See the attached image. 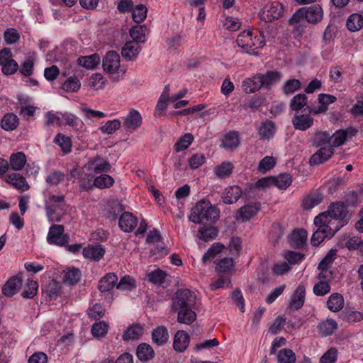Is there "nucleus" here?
<instances>
[{
    "instance_id": "nucleus-21",
    "label": "nucleus",
    "mask_w": 363,
    "mask_h": 363,
    "mask_svg": "<svg viewBox=\"0 0 363 363\" xmlns=\"http://www.w3.org/2000/svg\"><path fill=\"white\" fill-rule=\"evenodd\" d=\"M105 253L104 249L100 245H90L84 247L82 251L83 256L86 259L92 261L101 259Z\"/></svg>"
},
{
    "instance_id": "nucleus-13",
    "label": "nucleus",
    "mask_w": 363,
    "mask_h": 363,
    "mask_svg": "<svg viewBox=\"0 0 363 363\" xmlns=\"http://www.w3.org/2000/svg\"><path fill=\"white\" fill-rule=\"evenodd\" d=\"M85 167L88 171L92 172L95 174H101L102 172H108L111 169L110 163L99 156L89 159Z\"/></svg>"
},
{
    "instance_id": "nucleus-28",
    "label": "nucleus",
    "mask_w": 363,
    "mask_h": 363,
    "mask_svg": "<svg viewBox=\"0 0 363 363\" xmlns=\"http://www.w3.org/2000/svg\"><path fill=\"white\" fill-rule=\"evenodd\" d=\"M6 182L21 191H26L29 189L26 179L18 173H11L6 177Z\"/></svg>"
},
{
    "instance_id": "nucleus-14",
    "label": "nucleus",
    "mask_w": 363,
    "mask_h": 363,
    "mask_svg": "<svg viewBox=\"0 0 363 363\" xmlns=\"http://www.w3.org/2000/svg\"><path fill=\"white\" fill-rule=\"evenodd\" d=\"M260 209L261 203L259 202L245 205L238 211L236 218L240 219L242 221H248L255 216Z\"/></svg>"
},
{
    "instance_id": "nucleus-4",
    "label": "nucleus",
    "mask_w": 363,
    "mask_h": 363,
    "mask_svg": "<svg viewBox=\"0 0 363 363\" xmlns=\"http://www.w3.org/2000/svg\"><path fill=\"white\" fill-rule=\"evenodd\" d=\"M45 208L50 222H60L67 210L65 196L62 194L50 196L45 201Z\"/></svg>"
},
{
    "instance_id": "nucleus-42",
    "label": "nucleus",
    "mask_w": 363,
    "mask_h": 363,
    "mask_svg": "<svg viewBox=\"0 0 363 363\" xmlns=\"http://www.w3.org/2000/svg\"><path fill=\"white\" fill-rule=\"evenodd\" d=\"M277 363H296V356L294 352L289 348L280 350L277 353Z\"/></svg>"
},
{
    "instance_id": "nucleus-52",
    "label": "nucleus",
    "mask_w": 363,
    "mask_h": 363,
    "mask_svg": "<svg viewBox=\"0 0 363 363\" xmlns=\"http://www.w3.org/2000/svg\"><path fill=\"white\" fill-rule=\"evenodd\" d=\"M114 184L113 178L108 174H101L96 177L94 180V185L99 189H107Z\"/></svg>"
},
{
    "instance_id": "nucleus-12",
    "label": "nucleus",
    "mask_w": 363,
    "mask_h": 363,
    "mask_svg": "<svg viewBox=\"0 0 363 363\" xmlns=\"http://www.w3.org/2000/svg\"><path fill=\"white\" fill-rule=\"evenodd\" d=\"M357 130L353 127H349L346 129H340L334 133L331 137L332 147H339L344 144L347 138L354 136Z\"/></svg>"
},
{
    "instance_id": "nucleus-38",
    "label": "nucleus",
    "mask_w": 363,
    "mask_h": 363,
    "mask_svg": "<svg viewBox=\"0 0 363 363\" xmlns=\"http://www.w3.org/2000/svg\"><path fill=\"white\" fill-rule=\"evenodd\" d=\"M258 131L261 139H269L274 135L276 132V127L274 122L272 121H267L262 123Z\"/></svg>"
},
{
    "instance_id": "nucleus-59",
    "label": "nucleus",
    "mask_w": 363,
    "mask_h": 363,
    "mask_svg": "<svg viewBox=\"0 0 363 363\" xmlns=\"http://www.w3.org/2000/svg\"><path fill=\"white\" fill-rule=\"evenodd\" d=\"M331 141V137L327 131H317L314 134L313 145L320 147L325 144H328Z\"/></svg>"
},
{
    "instance_id": "nucleus-45",
    "label": "nucleus",
    "mask_w": 363,
    "mask_h": 363,
    "mask_svg": "<svg viewBox=\"0 0 363 363\" xmlns=\"http://www.w3.org/2000/svg\"><path fill=\"white\" fill-rule=\"evenodd\" d=\"M26 162V157L23 152H18L12 154L10 157V165L13 170H21Z\"/></svg>"
},
{
    "instance_id": "nucleus-41",
    "label": "nucleus",
    "mask_w": 363,
    "mask_h": 363,
    "mask_svg": "<svg viewBox=\"0 0 363 363\" xmlns=\"http://www.w3.org/2000/svg\"><path fill=\"white\" fill-rule=\"evenodd\" d=\"M194 139L191 133H185L182 135L174 145V149L177 152L186 150L193 143Z\"/></svg>"
},
{
    "instance_id": "nucleus-15",
    "label": "nucleus",
    "mask_w": 363,
    "mask_h": 363,
    "mask_svg": "<svg viewBox=\"0 0 363 363\" xmlns=\"http://www.w3.org/2000/svg\"><path fill=\"white\" fill-rule=\"evenodd\" d=\"M334 154L332 146L323 147L312 155L309 160L311 165H318L328 161Z\"/></svg>"
},
{
    "instance_id": "nucleus-48",
    "label": "nucleus",
    "mask_w": 363,
    "mask_h": 363,
    "mask_svg": "<svg viewBox=\"0 0 363 363\" xmlns=\"http://www.w3.org/2000/svg\"><path fill=\"white\" fill-rule=\"evenodd\" d=\"M18 124V118L13 113L6 114L1 120V128L6 130H14Z\"/></svg>"
},
{
    "instance_id": "nucleus-10",
    "label": "nucleus",
    "mask_w": 363,
    "mask_h": 363,
    "mask_svg": "<svg viewBox=\"0 0 363 363\" xmlns=\"http://www.w3.org/2000/svg\"><path fill=\"white\" fill-rule=\"evenodd\" d=\"M306 113H296L291 119V123L296 130L305 131L313 125V118L306 111Z\"/></svg>"
},
{
    "instance_id": "nucleus-63",
    "label": "nucleus",
    "mask_w": 363,
    "mask_h": 363,
    "mask_svg": "<svg viewBox=\"0 0 363 363\" xmlns=\"http://www.w3.org/2000/svg\"><path fill=\"white\" fill-rule=\"evenodd\" d=\"M233 267V259L230 257L221 259L216 264V269L218 273H227Z\"/></svg>"
},
{
    "instance_id": "nucleus-19",
    "label": "nucleus",
    "mask_w": 363,
    "mask_h": 363,
    "mask_svg": "<svg viewBox=\"0 0 363 363\" xmlns=\"http://www.w3.org/2000/svg\"><path fill=\"white\" fill-rule=\"evenodd\" d=\"M137 218L129 212L122 213L118 220L119 228L125 233L132 232L137 226Z\"/></svg>"
},
{
    "instance_id": "nucleus-8",
    "label": "nucleus",
    "mask_w": 363,
    "mask_h": 363,
    "mask_svg": "<svg viewBox=\"0 0 363 363\" xmlns=\"http://www.w3.org/2000/svg\"><path fill=\"white\" fill-rule=\"evenodd\" d=\"M103 68L109 74H115L119 71L120 56L116 51L106 52L103 59Z\"/></svg>"
},
{
    "instance_id": "nucleus-64",
    "label": "nucleus",
    "mask_w": 363,
    "mask_h": 363,
    "mask_svg": "<svg viewBox=\"0 0 363 363\" xmlns=\"http://www.w3.org/2000/svg\"><path fill=\"white\" fill-rule=\"evenodd\" d=\"M337 359V350L335 347H331L320 358V363H335Z\"/></svg>"
},
{
    "instance_id": "nucleus-31",
    "label": "nucleus",
    "mask_w": 363,
    "mask_h": 363,
    "mask_svg": "<svg viewBox=\"0 0 363 363\" xmlns=\"http://www.w3.org/2000/svg\"><path fill=\"white\" fill-rule=\"evenodd\" d=\"M318 329L322 336L326 337L332 335L337 329V323L334 319L327 318L318 324Z\"/></svg>"
},
{
    "instance_id": "nucleus-35",
    "label": "nucleus",
    "mask_w": 363,
    "mask_h": 363,
    "mask_svg": "<svg viewBox=\"0 0 363 363\" xmlns=\"http://www.w3.org/2000/svg\"><path fill=\"white\" fill-rule=\"evenodd\" d=\"M308 97L305 94H298L292 97L289 103L290 108L298 113L304 107H307Z\"/></svg>"
},
{
    "instance_id": "nucleus-61",
    "label": "nucleus",
    "mask_w": 363,
    "mask_h": 363,
    "mask_svg": "<svg viewBox=\"0 0 363 363\" xmlns=\"http://www.w3.org/2000/svg\"><path fill=\"white\" fill-rule=\"evenodd\" d=\"M342 316L344 320L350 323H354L363 320V313L359 311H343L342 313Z\"/></svg>"
},
{
    "instance_id": "nucleus-36",
    "label": "nucleus",
    "mask_w": 363,
    "mask_h": 363,
    "mask_svg": "<svg viewBox=\"0 0 363 363\" xmlns=\"http://www.w3.org/2000/svg\"><path fill=\"white\" fill-rule=\"evenodd\" d=\"M100 62V57L98 54L80 57L77 59L79 65L89 69H94Z\"/></svg>"
},
{
    "instance_id": "nucleus-17",
    "label": "nucleus",
    "mask_w": 363,
    "mask_h": 363,
    "mask_svg": "<svg viewBox=\"0 0 363 363\" xmlns=\"http://www.w3.org/2000/svg\"><path fill=\"white\" fill-rule=\"evenodd\" d=\"M318 228L313 233L311 243L313 246H318L325 238H331L337 230H333L330 226H323Z\"/></svg>"
},
{
    "instance_id": "nucleus-34",
    "label": "nucleus",
    "mask_w": 363,
    "mask_h": 363,
    "mask_svg": "<svg viewBox=\"0 0 363 363\" xmlns=\"http://www.w3.org/2000/svg\"><path fill=\"white\" fill-rule=\"evenodd\" d=\"M346 26L352 32L361 30L363 27V16L357 13L351 14L347 20Z\"/></svg>"
},
{
    "instance_id": "nucleus-56",
    "label": "nucleus",
    "mask_w": 363,
    "mask_h": 363,
    "mask_svg": "<svg viewBox=\"0 0 363 363\" xmlns=\"http://www.w3.org/2000/svg\"><path fill=\"white\" fill-rule=\"evenodd\" d=\"M147 8L142 4L137 5L132 9V17L135 23L143 22L147 17Z\"/></svg>"
},
{
    "instance_id": "nucleus-25",
    "label": "nucleus",
    "mask_w": 363,
    "mask_h": 363,
    "mask_svg": "<svg viewBox=\"0 0 363 363\" xmlns=\"http://www.w3.org/2000/svg\"><path fill=\"white\" fill-rule=\"evenodd\" d=\"M259 73L255 74L252 78L245 79L242 84L243 90L246 94H252L263 87L262 80L259 79Z\"/></svg>"
},
{
    "instance_id": "nucleus-11",
    "label": "nucleus",
    "mask_w": 363,
    "mask_h": 363,
    "mask_svg": "<svg viewBox=\"0 0 363 363\" xmlns=\"http://www.w3.org/2000/svg\"><path fill=\"white\" fill-rule=\"evenodd\" d=\"M305 20L311 24H316L321 21L323 16L322 7L318 4H313L303 7Z\"/></svg>"
},
{
    "instance_id": "nucleus-47",
    "label": "nucleus",
    "mask_w": 363,
    "mask_h": 363,
    "mask_svg": "<svg viewBox=\"0 0 363 363\" xmlns=\"http://www.w3.org/2000/svg\"><path fill=\"white\" fill-rule=\"evenodd\" d=\"M53 142L61 147L64 153L67 154L71 152L72 141L69 137L62 133H58L55 137Z\"/></svg>"
},
{
    "instance_id": "nucleus-55",
    "label": "nucleus",
    "mask_w": 363,
    "mask_h": 363,
    "mask_svg": "<svg viewBox=\"0 0 363 363\" xmlns=\"http://www.w3.org/2000/svg\"><path fill=\"white\" fill-rule=\"evenodd\" d=\"M291 177L289 174H280L278 177H274V186L279 189H286L291 184Z\"/></svg>"
},
{
    "instance_id": "nucleus-5",
    "label": "nucleus",
    "mask_w": 363,
    "mask_h": 363,
    "mask_svg": "<svg viewBox=\"0 0 363 363\" xmlns=\"http://www.w3.org/2000/svg\"><path fill=\"white\" fill-rule=\"evenodd\" d=\"M65 228L62 225H52L49 229L47 241L52 245L65 246L68 244L69 237L64 233Z\"/></svg>"
},
{
    "instance_id": "nucleus-37",
    "label": "nucleus",
    "mask_w": 363,
    "mask_h": 363,
    "mask_svg": "<svg viewBox=\"0 0 363 363\" xmlns=\"http://www.w3.org/2000/svg\"><path fill=\"white\" fill-rule=\"evenodd\" d=\"M327 306L328 309L331 311H340L344 306L342 296L337 293L331 294L327 301Z\"/></svg>"
},
{
    "instance_id": "nucleus-58",
    "label": "nucleus",
    "mask_w": 363,
    "mask_h": 363,
    "mask_svg": "<svg viewBox=\"0 0 363 363\" xmlns=\"http://www.w3.org/2000/svg\"><path fill=\"white\" fill-rule=\"evenodd\" d=\"M263 97L257 95H254L250 99L245 101V104H243V108L245 110L250 108L252 111H256L263 104Z\"/></svg>"
},
{
    "instance_id": "nucleus-7",
    "label": "nucleus",
    "mask_w": 363,
    "mask_h": 363,
    "mask_svg": "<svg viewBox=\"0 0 363 363\" xmlns=\"http://www.w3.org/2000/svg\"><path fill=\"white\" fill-rule=\"evenodd\" d=\"M306 298V288L303 285L299 284L294 291L289 304L286 308V313H291L301 308Z\"/></svg>"
},
{
    "instance_id": "nucleus-46",
    "label": "nucleus",
    "mask_w": 363,
    "mask_h": 363,
    "mask_svg": "<svg viewBox=\"0 0 363 363\" xmlns=\"http://www.w3.org/2000/svg\"><path fill=\"white\" fill-rule=\"evenodd\" d=\"M136 354L140 361L147 362L153 357L154 351L149 345L143 343L138 347Z\"/></svg>"
},
{
    "instance_id": "nucleus-32",
    "label": "nucleus",
    "mask_w": 363,
    "mask_h": 363,
    "mask_svg": "<svg viewBox=\"0 0 363 363\" xmlns=\"http://www.w3.org/2000/svg\"><path fill=\"white\" fill-rule=\"evenodd\" d=\"M81 276L80 271L74 267L67 268L62 272L63 281L69 285H74L79 282Z\"/></svg>"
},
{
    "instance_id": "nucleus-23",
    "label": "nucleus",
    "mask_w": 363,
    "mask_h": 363,
    "mask_svg": "<svg viewBox=\"0 0 363 363\" xmlns=\"http://www.w3.org/2000/svg\"><path fill=\"white\" fill-rule=\"evenodd\" d=\"M142 122V117L139 112L133 110L129 112L128 116L125 118L123 126L125 129L129 131H133L138 128Z\"/></svg>"
},
{
    "instance_id": "nucleus-27",
    "label": "nucleus",
    "mask_w": 363,
    "mask_h": 363,
    "mask_svg": "<svg viewBox=\"0 0 363 363\" xmlns=\"http://www.w3.org/2000/svg\"><path fill=\"white\" fill-rule=\"evenodd\" d=\"M140 51V46L135 42H127L121 50L122 57L127 60H134Z\"/></svg>"
},
{
    "instance_id": "nucleus-44",
    "label": "nucleus",
    "mask_w": 363,
    "mask_h": 363,
    "mask_svg": "<svg viewBox=\"0 0 363 363\" xmlns=\"http://www.w3.org/2000/svg\"><path fill=\"white\" fill-rule=\"evenodd\" d=\"M147 28L145 26H135L130 30V35L135 43H144Z\"/></svg>"
},
{
    "instance_id": "nucleus-9",
    "label": "nucleus",
    "mask_w": 363,
    "mask_h": 363,
    "mask_svg": "<svg viewBox=\"0 0 363 363\" xmlns=\"http://www.w3.org/2000/svg\"><path fill=\"white\" fill-rule=\"evenodd\" d=\"M303 9H298L289 20V24L294 26L293 33L301 36L306 30Z\"/></svg>"
},
{
    "instance_id": "nucleus-40",
    "label": "nucleus",
    "mask_w": 363,
    "mask_h": 363,
    "mask_svg": "<svg viewBox=\"0 0 363 363\" xmlns=\"http://www.w3.org/2000/svg\"><path fill=\"white\" fill-rule=\"evenodd\" d=\"M218 235V230L213 226H203L197 233V237L205 242L210 241L216 238Z\"/></svg>"
},
{
    "instance_id": "nucleus-50",
    "label": "nucleus",
    "mask_w": 363,
    "mask_h": 363,
    "mask_svg": "<svg viewBox=\"0 0 363 363\" xmlns=\"http://www.w3.org/2000/svg\"><path fill=\"white\" fill-rule=\"evenodd\" d=\"M62 118L65 124L72 127L74 130H80L83 127V122L74 114L65 112L63 113Z\"/></svg>"
},
{
    "instance_id": "nucleus-29",
    "label": "nucleus",
    "mask_w": 363,
    "mask_h": 363,
    "mask_svg": "<svg viewBox=\"0 0 363 363\" xmlns=\"http://www.w3.org/2000/svg\"><path fill=\"white\" fill-rule=\"evenodd\" d=\"M118 277L114 273H108L99 282V289L101 292L111 291L116 286Z\"/></svg>"
},
{
    "instance_id": "nucleus-33",
    "label": "nucleus",
    "mask_w": 363,
    "mask_h": 363,
    "mask_svg": "<svg viewBox=\"0 0 363 363\" xmlns=\"http://www.w3.org/2000/svg\"><path fill=\"white\" fill-rule=\"evenodd\" d=\"M234 169V165L228 161L223 162L220 165L215 167L213 172L220 179L229 177Z\"/></svg>"
},
{
    "instance_id": "nucleus-18",
    "label": "nucleus",
    "mask_w": 363,
    "mask_h": 363,
    "mask_svg": "<svg viewBox=\"0 0 363 363\" xmlns=\"http://www.w3.org/2000/svg\"><path fill=\"white\" fill-rule=\"evenodd\" d=\"M242 194V189L238 185H233L225 189L221 198L225 204H233L239 200Z\"/></svg>"
},
{
    "instance_id": "nucleus-6",
    "label": "nucleus",
    "mask_w": 363,
    "mask_h": 363,
    "mask_svg": "<svg viewBox=\"0 0 363 363\" xmlns=\"http://www.w3.org/2000/svg\"><path fill=\"white\" fill-rule=\"evenodd\" d=\"M284 13L283 5L274 1L267 4L259 13V17L262 21L265 22H272L281 18Z\"/></svg>"
},
{
    "instance_id": "nucleus-54",
    "label": "nucleus",
    "mask_w": 363,
    "mask_h": 363,
    "mask_svg": "<svg viewBox=\"0 0 363 363\" xmlns=\"http://www.w3.org/2000/svg\"><path fill=\"white\" fill-rule=\"evenodd\" d=\"M274 177H265L258 179L255 184L250 187V191L254 192L256 189H265L274 186Z\"/></svg>"
},
{
    "instance_id": "nucleus-39",
    "label": "nucleus",
    "mask_w": 363,
    "mask_h": 363,
    "mask_svg": "<svg viewBox=\"0 0 363 363\" xmlns=\"http://www.w3.org/2000/svg\"><path fill=\"white\" fill-rule=\"evenodd\" d=\"M144 333V329L139 324L130 326L123 334L124 340H135L140 338Z\"/></svg>"
},
{
    "instance_id": "nucleus-60",
    "label": "nucleus",
    "mask_w": 363,
    "mask_h": 363,
    "mask_svg": "<svg viewBox=\"0 0 363 363\" xmlns=\"http://www.w3.org/2000/svg\"><path fill=\"white\" fill-rule=\"evenodd\" d=\"M108 325L104 321L95 323L91 327V333L96 337H101L106 335L108 332Z\"/></svg>"
},
{
    "instance_id": "nucleus-49",
    "label": "nucleus",
    "mask_w": 363,
    "mask_h": 363,
    "mask_svg": "<svg viewBox=\"0 0 363 363\" xmlns=\"http://www.w3.org/2000/svg\"><path fill=\"white\" fill-rule=\"evenodd\" d=\"M62 112H53L48 111L45 113V125L46 126L57 125L61 126L62 125Z\"/></svg>"
},
{
    "instance_id": "nucleus-24",
    "label": "nucleus",
    "mask_w": 363,
    "mask_h": 363,
    "mask_svg": "<svg viewBox=\"0 0 363 363\" xmlns=\"http://www.w3.org/2000/svg\"><path fill=\"white\" fill-rule=\"evenodd\" d=\"M190 337L188 333L184 330H179L174 337L173 347L176 351L184 352L188 347Z\"/></svg>"
},
{
    "instance_id": "nucleus-53",
    "label": "nucleus",
    "mask_w": 363,
    "mask_h": 363,
    "mask_svg": "<svg viewBox=\"0 0 363 363\" xmlns=\"http://www.w3.org/2000/svg\"><path fill=\"white\" fill-rule=\"evenodd\" d=\"M38 284L37 281L28 279L24 291L22 292L21 296L26 298H32L37 294Z\"/></svg>"
},
{
    "instance_id": "nucleus-62",
    "label": "nucleus",
    "mask_w": 363,
    "mask_h": 363,
    "mask_svg": "<svg viewBox=\"0 0 363 363\" xmlns=\"http://www.w3.org/2000/svg\"><path fill=\"white\" fill-rule=\"evenodd\" d=\"M276 165V160L273 157L266 156L262 159L258 165V170L265 173L272 169Z\"/></svg>"
},
{
    "instance_id": "nucleus-1",
    "label": "nucleus",
    "mask_w": 363,
    "mask_h": 363,
    "mask_svg": "<svg viewBox=\"0 0 363 363\" xmlns=\"http://www.w3.org/2000/svg\"><path fill=\"white\" fill-rule=\"evenodd\" d=\"M196 296L187 289H178L175 293L173 308L177 311V320L180 323L191 325L196 319L194 311Z\"/></svg>"
},
{
    "instance_id": "nucleus-26",
    "label": "nucleus",
    "mask_w": 363,
    "mask_h": 363,
    "mask_svg": "<svg viewBox=\"0 0 363 363\" xmlns=\"http://www.w3.org/2000/svg\"><path fill=\"white\" fill-rule=\"evenodd\" d=\"M22 286V279L18 276L9 279L2 288V293L6 296L14 295Z\"/></svg>"
},
{
    "instance_id": "nucleus-30",
    "label": "nucleus",
    "mask_w": 363,
    "mask_h": 363,
    "mask_svg": "<svg viewBox=\"0 0 363 363\" xmlns=\"http://www.w3.org/2000/svg\"><path fill=\"white\" fill-rule=\"evenodd\" d=\"M307 231L304 229L294 230L290 236V243L296 248H301L307 240Z\"/></svg>"
},
{
    "instance_id": "nucleus-51",
    "label": "nucleus",
    "mask_w": 363,
    "mask_h": 363,
    "mask_svg": "<svg viewBox=\"0 0 363 363\" xmlns=\"http://www.w3.org/2000/svg\"><path fill=\"white\" fill-rule=\"evenodd\" d=\"M240 144L238 133L235 131H232L227 133L223 140V147L225 149H233L237 147Z\"/></svg>"
},
{
    "instance_id": "nucleus-16",
    "label": "nucleus",
    "mask_w": 363,
    "mask_h": 363,
    "mask_svg": "<svg viewBox=\"0 0 363 363\" xmlns=\"http://www.w3.org/2000/svg\"><path fill=\"white\" fill-rule=\"evenodd\" d=\"M328 213L331 218L341 221L347 220V207L343 202L331 203L328 207Z\"/></svg>"
},
{
    "instance_id": "nucleus-2",
    "label": "nucleus",
    "mask_w": 363,
    "mask_h": 363,
    "mask_svg": "<svg viewBox=\"0 0 363 363\" xmlns=\"http://www.w3.org/2000/svg\"><path fill=\"white\" fill-rule=\"evenodd\" d=\"M265 36L263 32L259 31L255 34L252 30H245L240 33L236 40L239 47L243 49V52L253 55H258L256 50L265 45Z\"/></svg>"
},
{
    "instance_id": "nucleus-22",
    "label": "nucleus",
    "mask_w": 363,
    "mask_h": 363,
    "mask_svg": "<svg viewBox=\"0 0 363 363\" xmlns=\"http://www.w3.org/2000/svg\"><path fill=\"white\" fill-rule=\"evenodd\" d=\"M259 75L262 86L267 89H270L273 84L279 82L282 78L281 73L277 70L267 71L265 74L259 73Z\"/></svg>"
},
{
    "instance_id": "nucleus-3",
    "label": "nucleus",
    "mask_w": 363,
    "mask_h": 363,
    "mask_svg": "<svg viewBox=\"0 0 363 363\" xmlns=\"http://www.w3.org/2000/svg\"><path fill=\"white\" fill-rule=\"evenodd\" d=\"M218 218L219 211L216 207L208 201H201L191 209L189 220L194 223L200 224Z\"/></svg>"
},
{
    "instance_id": "nucleus-20",
    "label": "nucleus",
    "mask_w": 363,
    "mask_h": 363,
    "mask_svg": "<svg viewBox=\"0 0 363 363\" xmlns=\"http://www.w3.org/2000/svg\"><path fill=\"white\" fill-rule=\"evenodd\" d=\"M323 200V194L314 191L308 194L301 200V207L305 211H309L319 205Z\"/></svg>"
},
{
    "instance_id": "nucleus-43",
    "label": "nucleus",
    "mask_w": 363,
    "mask_h": 363,
    "mask_svg": "<svg viewBox=\"0 0 363 363\" xmlns=\"http://www.w3.org/2000/svg\"><path fill=\"white\" fill-rule=\"evenodd\" d=\"M301 88V83L299 79H289L281 86V91L285 95H291Z\"/></svg>"
},
{
    "instance_id": "nucleus-57",
    "label": "nucleus",
    "mask_w": 363,
    "mask_h": 363,
    "mask_svg": "<svg viewBox=\"0 0 363 363\" xmlns=\"http://www.w3.org/2000/svg\"><path fill=\"white\" fill-rule=\"evenodd\" d=\"M105 84L106 80L100 73L92 74L89 79V86L94 90L103 89Z\"/></svg>"
}]
</instances>
